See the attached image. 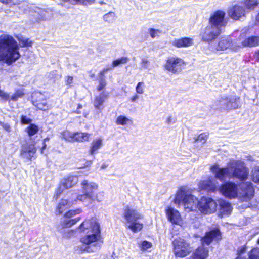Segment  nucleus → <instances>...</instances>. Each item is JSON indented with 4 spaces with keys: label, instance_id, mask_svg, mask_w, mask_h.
<instances>
[{
    "label": "nucleus",
    "instance_id": "f257e3e1",
    "mask_svg": "<svg viewBox=\"0 0 259 259\" xmlns=\"http://www.w3.org/2000/svg\"><path fill=\"white\" fill-rule=\"evenodd\" d=\"M210 170L214 177H210L200 181L198 184L200 190L214 192L218 191L219 187L216 179L224 181L227 178H236L242 181L247 179L249 174L248 169L244 162L234 159L228 162L226 167L221 168L219 165L214 164L211 166Z\"/></svg>",
    "mask_w": 259,
    "mask_h": 259
},
{
    "label": "nucleus",
    "instance_id": "f03ea898",
    "mask_svg": "<svg viewBox=\"0 0 259 259\" xmlns=\"http://www.w3.org/2000/svg\"><path fill=\"white\" fill-rule=\"evenodd\" d=\"M174 202L178 206L182 204L186 211H195L198 208L201 213L206 214L214 212L218 205L215 200L210 197H202L198 201L187 186H182L178 189Z\"/></svg>",
    "mask_w": 259,
    "mask_h": 259
},
{
    "label": "nucleus",
    "instance_id": "7ed1b4c3",
    "mask_svg": "<svg viewBox=\"0 0 259 259\" xmlns=\"http://www.w3.org/2000/svg\"><path fill=\"white\" fill-rule=\"evenodd\" d=\"M80 232H85V235L80 239L83 244L82 250L87 252H94L101 246L100 225L96 218L85 220L80 225Z\"/></svg>",
    "mask_w": 259,
    "mask_h": 259
},
{
    "label": "nucleus",
    "instance_id": "20e7f679",
    "mask_svg": "<svg viewBox=\"0 0 259 259\" xmlns=\"http://www.w3.org/2000/svg\"><path fill=\"white\" fill-rule=\"evenodd\" d=\"M218 191L226 198H238L242 201H249L254 195V189L250 182L241 183L238 187L235 183L226 182L219 187Z\"/></svg>",
    "mask_w": 259,
    "mask_h": 259
},
{
    "label": "nucleus",
    "instance_id": "39448f33",
    "mask_svg": "<svg viewBox=\"0 0 259 259\" xmlns=\"http://www.w3.org/2000/svg\"><path fill=\"white\" fill-rule=\"evenodd\" d=\"M19 46L15 39L10 35L0 36V61L11 65L20 57Z\"/></svg>",
    "mask_w": 259,
    "mask_h": 259
},
{
    "label": "nucleus",
    "instance_id": "423d86ee",
    "mask_svg": "<svg viewBox=\"0 0 259 259\" xmlns=\"http://www.w3.org/2000/svg\"><path fill=\"white\" fill-rule=\"evenodd\" d=\"M80 187L83 193L77 195L74 201H79L91 204L95 201L100 202L104 200V192L100 191L95 193L99 187L96 183L84 180L81 182Z\"/></svg>",
    "mask_w": 259,
    "mask_h": 259
},
{
    "label": "nucleus",
    "instance_id": "0eeeda50",
    "mask_svg": "<svg viewBox=\"0 0 259 259\" xmlns=\"http://www.w3.org/2000/svg\"><path fill=\"white\" fill-rule=\"evenodd\" d=\"M122 217L124 219V223L125 227L134 233L141 231L143 225L139 220L143 218L142 215L134 208L127 206L123 211Z\"/></svg>",
    "mask_w": 259,
    "mask_h": 259
},
{
    "label": "nucleus",
    "instance_id": "6e6552de",
    "mask_svg": "<svg viewBox=\"0 0 259 259\" xmlns=\"http://www.w3.org/2000/svg\"><path fill=\"white\" fill-rule=\"evenodd\" d=\"M221 239L219 230H212L206 233L205 236L201 239L202 246L198 247L193 253L192 259H205L208 256V250L204 248V245H208L213 240Z\"/></svg>",
    "mask_w": 259,
    "mask_h": 259
},
{
    "label": "nucleus",
    "instance_id": "1a4fd4ad",
    "mask_svg": "<svg viewBox=\"0 0 259 259\" xmlns=\"http://www.w3.org/2000/svg\"><path fill=\"white\" fill-rule=\"evenodd\" d=\"M172 244L174 252L176 257H184L192 251L190 244L183 239H176L173 241Z\"/></svg>",
    "mask_w": 259,
    "mask_h": 259
},
{
    "label": "nucleus",
    "instance_id": "9d476101",
    "mask_svg": "<svg viewBox=\"0 0 259 259\" xmlns=\"http://www.w3.org/2000/svg\"><path fill=\"white\" fill-rule=\"evenodd\" d=\"M186 65V63L183 59L178 57L174 56L168 58L164 68L172 73L178 74L182 71Z\"/></svg>",
    "mask_w": 259,
    "mask_h": 259
},
{
    "label": "nucleus",
    "instance_id": "9b49d317",
    "mask_svg": "<svg viewBox=\"0 0 259 259\" xmlns=\"http://www.w3.org/2000/svg\"><path fill=\"white\" fill-rule=\"evenodd\" d=\"M221 33V29L209 24L203 29L201 35L203 41L210 42L215 39Z\"/></svg>",
    "mask_w": 259,
    "mask_h": 259
},
{
    "label": "nucleus",
    "instance_id": "f8f14e48",
    "mask_svg": "<svg viewBox=\"0 0 259 259\" xmlns=\"http://www.w3.org/2000/svg\"><path fill=\"white\" fill-rule=\"evenodd\" d=\"M165 212L168 221L172 224L182 226L183 220L178 210L171 206H167L165 209Z\"/></svg>",
    "mask_w": 259,
    "mask_h": 259
},
{
    "label": "nucleus",
    "instance_id": "ddd939ff",
    "mask_svg": "<svg viewBox=\"0 0 259 259\" xmlns=\"http://www.w3.org/2000/svg\"><path fill=\"white\" fill-rule=\"evenodd\" d=\"M225 12L222 10H218L211 14L209 19V24L219 28L225 26L227 21L225 19Z\"/></svg>",
    "mask_w": 259,
    "mask_h": 259
},
{
    "label": "nucleus",
    "instance_id": "4468645a",
    "mask_svg": "<svg viewBox=\"0 0 259 259\" xmlns=\"http://www.w3.org/2000/svg\"><path fill=\"white\" fill-rule=\"evenodd\" d=\"M236 255L235 259H259V249L253 248L247 253L246 246H241L237 249Z\"/></svg>",
    "mask_w": 259,
    "mask_h": 259
},
{
    "label": "nucleus",
    "instance_id": "2eb2a0df",
    "mask_svg": "<svg viewBox=\"0 0 259 259\" xmlns=\"http://www.w3.org/2000/svg\"><path fill=\"white\" fill-rule=\"evenodd\" d=\"M81 211L80 209L69 210L64 216L63 225L66 227H70L75 224L79 221L80 218L77 217L74 219L73 218L76 215L80 214Z\"/></svg>",
    "mask_w": 259,
    "mask_h": 259
},
{
    "label": "nucleus",
    "instance_id": "dca6fc26",
    "mask_svg": "<svg viewBox=\"0 0 259 259\" xmlns=\"http://www.w3.org/2000/svg\"><path fill=\"white\" fill-rule=\"evenodd\" d=\"M32 102L33 105L38 109L46 110L49 108L44 95L40 92H34L32 94Z\"/></svg>",
    "mask_w": 259,
    "mask_h": 259
},
{
    "label": "nucleus",
    "instance_id": "f3484780",
    "mask_svg": "<svg viewBox=\"0 0 259 259\" xmlns=\"http://www.w3.org/2000/svg\"><path fill=\"white\" fill-rule=\"evenodd\" d=\"M229 17L235 20H238L245 17L246 10L244 6L240 5H235L230 7L228 10Z\"/></svg>",
    "mask_w": 259,
    "mask_h": 259
},
{
    "label": "nucleus",
    "instance_id": "a211bd4d",
    "mask_svg": "<svg viewBox=\"0 0 259 259\" xmlns=\"http://www.w3.org/2000/svg\"><path fill=\"white\" fill-rule=\"evenodd\" d=\"M36 151V149L34 146V144H26L22 147L21 150V156L23 158L31 160L32 158L34 157Z\"/></svg>",
    "mask_w": 259,
    "mask_h": 259
},
{
    "label": "nucleus",
    "instance_id": "6ab92c4d",
    "mask_svg": "<svg viewBox=\"0 0 259 259\" xmlns=\"http://www.w3.org/2000/svg\"><path fill=\"white\" fill-rule=\"evenodd\" d=\"M171 45L176 48H188L194 45L193 38L184 37L174 39L171 42Z\"/></svg>",
    "mask_w": 259,
    "mask_h": 259
},
{
    "label": "nucleus",
    "instance_id": "aec40b11",
    "mask_svg": "<svg viewBox=\"0 0 259 259\" xmlns=\"http://www.w3.org/2000/svg\"><path fill=\"white\" fill-rule=\"evenodd\" d=\"M77 177L74 176H69L67 178L64 179L57 193L60 194L65 188L68 189L71 188L77 183Z\"/></svg>",
    "mask_w": 259,
    "mask_h": 259
},
{
    "label": "nucleus",
    "instance_id": "412c9836",
    "mask_svg": "<svg viewBox=\"0 0 259 259\" xmlns=\"http://www.w3.org/2000/svg\"><path fill=\"white\" fill-rule=\"evenodd\" d=\"M76 202V201H74V200L73 201H68L65 199L61 200L56 207V213L58 214H61L66 209L72 206V205L74 204Z\"/></svg>",
    "mask_w": 259,
    "mask_h": 259
},
{
    "label": "nucleus",
    "instance_id": "4be33fe9",
    "mask_svg": "<svg viewBox=\"0 0 259 259\" xmlns=\"http://www.w3.org/2000/svg\"><path fill=\"white\" fill-rule=\"evenodd\" d=\"M218 205L222 215H229L231 213L232 208L228 202L223 199H220L218 200Z\"/></svg>",
    "mask_w": 259,
    "mask_h": 259
},
{
    "label": "nucleus",
    "instance_id": "5701e85b",
    "mask_svg": "<svg viewBox=\"0 0 259 259\" xmlns=\"http://www.w3.org/2000/svg\"><path fill=\"white\" fill-rule=\"evenodd\" d=\"M232 42L229 37H223L220 39L215 47L217 51H224L231 47Z\"/></svg>",
    "mask_w": 259,
    "mask_h": 259
},
{
    "label": "nucleus",
    "instance_id": "b1692460",
    "mask_svg": "<svg viewBox=\"0 0 259 259\" xmlns=\"http://www.w3.org/2000/svg\"><path fill=\"white\" fill-rule=\"evenodd\" d=\"M259 45V36H251L245 38L241 42L243 47H253Z\"/></svg>",
    "mask_w": 259,
    "mask_h": 259
},
{
    "label": "nucleus",
    "instance_id": "393cba45",
    "mask_svg": "<svg viewBox=\"0 0 259 259\" xmlns=\"http://www.w3.org/2000/svg\"><path fill=\"white\" fill-rule=\"evenodd\" d=\"M229 99V97L228 96H224L221 97L214 102L213 106L218 109L226 110L227 104Z\"/></svg>",
    "mask_w": 259,
    "mask_h": 259
},
{
    "label": "nucleus",
    "instance_id": "a878e982",
    "mask_svg": "<svg viewBox=\"0 0 259 259\" xmlns=\"http://www.w3.org/2000/svg\"><path fill=\"white\" fill-rule=\"evenodd\" d=\"M91 134L88 133L78 132L74 133V142H85L89 141Z\"/></svg>",
    "mask_w": 259,
    "mask_h": 259
},
{
    "label": "nucleus",
    "instance_id": "bb28decb",
    "mask_svg": "<svg viewBox=\"0 0 259 259\" xmlns=\"http://www.w3.org/2000/svg\"><path fill=\"white\" fill-rule=\"evenodd\" d=\"M103 146V139L101 138H97L95 139L91 144L90 153L94 154Z\"/></svg>",
    "mask_w": 259,
    "mask_h": 259
},
{
    "label": "nucleus",
    "instance_id": "cd10ccee",
    "mask_svg": "<svg viewBox=\"0 0 259 259\" xmlns=\"http://www.w3.org/2000/svg\"><path fill=\"white\" fill-rule=\"evenodd\" d=\"M239 98L236 96H230L227 102L226 110H232L239 106Z\"/></svg>",
    "mask_w": 259,
    "mask_h": 259
},
{
    "label": "nucleus",
    "instance_id": "c85d7f7f",
    "mask_svg": "<svg viewBox=\"0 0 259 259\" xmlns=\"http://www.w3.org/2000/svg\"><path fill=\"white\" fill-rule=\"evenodd\" d=\"M108 97V95L105 94L104 93H102L99 95L95 97L94 105L96 108L102 109L101 106H102L104 101Z\"/></svg>",
    "mask_w": 259,
    "mask_h": 259
},
{
    "label": "nucleus",
    "instance_id": "c756f323",
    "mask_svg": "<svg viewBox=\"0 0 259 259\" xmlns=\"http://www.w3.org/2000/svg\"><path fill=\"white\" fill-rule=\"evenodd\" d=\"M115 123L117 125L124 126L132 124L133 121L131 119L125 116L120 115L116 118Z\"/></svg>",
    "mask_w": 259,
    "mask_h": 259
},
{
    "label": "nucleus",
    "instance_id": "7c9ffc66",
    "mask_svg": "<svg viewBox=\"0 0 259 259\" xmlns=\"http://www.w3.org/2000/svg\"><path fill=\"white\" fill-rule=\"evenodd\" d=\"M129 58L126 57H122L117 58L112 61L111 65L112 67L114 68L119 66L125 64L129 61Z\"/></svg>",
    "mask_w": 259,
    "mask_h": 259
},
{
    "label": "nucleus",
    "instance_id": "2f4dec72",
    "mask_svg": "<svg viewBox=\"0 0 259 259\" xmlns=\"http://www.w3.org/2000/svg\"><path fill=\"white\" fill-rule=\"evenodd\" d=\"M61 138L66 141L74 142V133H71L68 131H64L61 133Z\"/></svg>",
    "mask_w": 259,
    "mask_h": 259
},
{
    "label": "nucleus",
    "instance_id": "473e14b6",
    "mask_svg": "<svg viewBox=\"0 0 259 259\" xmlns=\"http://www.w3.org/2000/svg\"><path fill=\"white\" fill-rule=\"evenodd\" d=\"M259 0H244V4L247 10H252L258 5Z\"/></svg>",
    "mask_w": 259,
    "mask_h": 259
},
{
    "label": "nucleus",
    "instance_id": "72a5a7b5",
    "mask_svg": "<svg viewBox=\"0 0 259 259\" xmlns=\"http://www.w3.org/2000/svg\"><path fill=\"white\" fill-rule=\"evenodd\" d=\"M26 132L28 134L29 137H32L38 131V127L34 124H30L26 129Z\"/></svg>",
    "mask_w": 259,
    "mask_h": 259
},
{
    "label": "nucleus",
    "instance_id": "f704fd0d",
    "mask_svg": "<svg viewBox=\"0 0 259 259\" xmlns=\"http://www.w3.org/2000/svg\"><path fill=\"white\" fill-rule=\"evenodd\" d=\"M65 2H69L72 5L82 4L84 5L93 4L95 0H64Z\"/></svg>",
    "mask_w": 259,
    "mask_h": 259
},
{
    "label": "nucleus",
    "instance_id": "c9c22d12",
    "mask_svg": "<svg viewBox=\"0 0 259 259\" xmlns=\"http://www.w3.org/2000/svg\"><path fill=\"white\" fill-rule=\"evenodd\" d=\"M251 172L253 181L259 184V166H254L252 168Z\"/></svg>",
    "mask_w": 259,
    "mask_h": 259
},
{
    "label": "nucleus",
    "instance_id": "e433bc0d",
    "mask_svg": "<svg viewBox=\"0 0 259 259\" xmlns=\"http://www.w3.org/2000/svg\"><path fill=\"white\" fill-rule=\"evenodd\" d=\"M139 247L141 250L145 251L152 247V244L147 241H143L139 243Z\"/></svg>",
    "mask_w": 259,
    "mask_h": 259
},
{
    "label": "nucleus",
    "instance_id": "4c0bfd02",
    "mask_svg": "<svg viewBox=\"0 0 259 259\" xmlns=\"http://www.w3.org/2000/svg\"><path fill=\"white\" fill-rule=\"evenodd\" d=\"M17 38L19 42V45L21 47H24L30 46L31 42L29 41V39L23 37L22 36H17Z\"/></svg>",
    "mask_w": 259,
    "mask_h": 259
},
{
    "label": "nucleus",
    "instance_id": "58836bf2",
    "mask_svg": "<svg viewBox=\"0 0 259 259\" xmlns=\"http://www.w3.org/2000/svg\"><path fill=\"white\" fill-rule=\"evenodd\" d=\"M24 94L23 89L18 90L16 91L15 93L11 97V99L13 101H16L19 98L23 97Z\"/></svg>",
    "mask_w": 259,
    "mask_h": 259
},
{
    "label": "nucleus",
    "instance_id": "ea45409f",
    "mask_svg": "<svg viewBox=\"0 0 259 259\" xmlns=\"http://www.w3.org/2000/svg\"><path fill=\"white\" fill-rule=\"evenodd\" d=\"M103 18L105 21L108 22H112L115 20L116 18V14L114 12H110L104 15Z\"/></svg>",
    "mask_w": 259,
    "mask_h": 259
},
{
    "label": "nucleus",
    "instance_id": "a19ab883",
    "mask_svg": "<svg viewBox=\"0 0 259 259\" xmlns=\"http://www.w3.org/2000/svg\"><path fill=\"white\" fill-rule=\"evenodd\" d=\"M208 137V135L207 133H202L196 139L195 141L204 144L206 142Z\"/></svg>",
    "mask_w": 259,
    "mask_h": 259
},
{
    "label": "nucleus",
    "instance_id": "79ce46f5",
    "mask_svg": "<svg viewBox=\"0 0 259 259\" xmlns=\"http://www.w3.org/2000/svg\"><path fill=\"white\" fill-rule=\"evenodd\" d=\"M148 33L152 38H154L159 36L161 33V31L159 29L150 28L148 29Z\"/></svg>",
    "mask_w": 259,
    "mask_h": 259
},
{
    "label": "nucleus",
    "instance_id": "37998d69",
    "mask_svg": "<svg viewBox=\"0 0 259 259\" xmlns=\"http://www.w3.org/2000/svg\"><path fill=\"white\" fill-rule=\"evenodd\" d=\"M144 83L143 82H139L138 83L136 91L137 93L142 94L144 93Z\"/></svg>",
    "mask_w": 259,
    "mask_h": 259
},
{
    "label": "nucleus",
    "instance_id": "c03bdc74",
    "mask_svg": "<svg viewBox=\"0 0 259 259\" xmlns=\"http://www.w3.org/2000/svg\"><path fill=\"white\" fill-rule=\"evenodd\" d=\"M0 97L5 101L9 100L10 97L8 94L0 90Z\"/></svg>",
    "mask_w": 259,
    "mask_h": 259
},
{
    "label": "nucleus",
    "instance_id": "a18cd8bd",
    "mask_svg": "<svg viewBox=\"0 0 259 259\" xmlns=\"http://www.w3.org/2000/svg\"><path fill=\"white\" fill-rule=\"evenodd\" d=\"M106 82L104 79H101L100 81L99 84L97 87V90L98 91H102L106 86Z\"/></svg>",
    "mask_w": 259,
    "mask_h": 259
},
{
    "label": "nucleus",
    "instance_id": "49530a36",
    "mask_svg": "<svg viewBox=\"0 0 259 259\" xmlns=\"http://www.w3.org/2000/svg\"><path fill=\"white\" fill-rule=\"evenodd\" d=\"M149 64V62L147 59L144 58L142 60L141 62V67L144 69L148 68Z\"/></svg>",
    "mask_w": 259,
    "mask_h": 259
},
{
    "label": "nucleus",
    "instance_id": "de8ad7c7",
    "mask_svg": "<svg viewBox=\"0 0 259 259\" xmlns=\"http://www.w3.org/2000/svg\"><path fill=\"white\" fill-rule=\"evenodd\" d=\"M21 122L22 124H29L31 122V119L26 116H22Z\"/></svg>",
    "mask_w": 259,
    "mask_h": 259
},
{
    "label": "nucleus",
    "instance_id": "09e8293b",
    "mask_svg": "<svg viewBox=\"0 0 259 259\" xmlns=\"http://www.w3.org/2000/svg\"><path fill=\"white\" fill-rule=\"evenodd\" d=\"M113 68L112 67V65L110 67L105 68L100 71V74L101 76H103L106 72L110 70H112Z\"/></svg>",
    "mask_w": 259,
    "mask_h": 259
},
{
    "label": "nucleus",
    "instance_id": "8fccbe9b",
    "mask_svg": "<svg viewBox=\"0 0 259 259\" xmlns=\"http://www.w3.org/2000/svg\"><path fill=\"white\" fill-rule=\"evenodd\" d=\"M166 122L168 124H170L171 123H175L176 122V120L171 116H169L166 118Z\"/></svg>",
    "mask_w": 259,
    "mask_h": 259
},
{
    "label": "nucleus",
    "instance_id": "3c124183",
    "mask_svg": "<svg viewBox=\"0 0 259 259\" xmlns=\"http://www.w3.org/2000/svg\"><path fill=\"white\" fill-rule=\"evenodd\" d=\"M73 78L72 76H68L66 79V83L67 85H70L73 83Z\"/></svg>",
    "mask_w": 259,
    "mask_h": 259
},
{
    "label": "nucleus",
    "instance_id": "603ef678",
    "mask_svg": "<svg viewBox=\"0 0 259 259\" xmlns=\"http://www.w3.org/2000/svg\"><path fill=\"white\" fill-rule=\"evenodd\" d=\"M10 3H8V5L10 6L14 5H18L20 4V1L19 0H10Z\"/></svg>",
    "mask_w": 259,
    "mask_h": 259
},
{
    "label": "nucleus",
    "instance_id": "864d4df0",
    "mask_svg": "<svg viewBox=\"0 0 259 259\" xmlns=\"http://www.w3.org/2000/svg\"><path fill=\"white\" fill-rule=\"evenodd\" d=\"M74 234V232L72 230H70L67 234H64L65 237H70Z\"/></svg>",
    "mask_w": 259,
    "mask_h": 259
},
{
    "label": "nucleus",
    "instance_id": "5fc2aeb1",
    "mask_svg": "<svg viewBox=\"0 0 259 259\" xmlns=\"http://www.w3.org/2000/svg\"><path fill=\"white\" fill-rule=\"evenodd\" d=\"M3 128L7 131L9 132L10 131V126L8 124H5L3 125Z\"/></svg>",
    "mask_w": 259,
    "mask_h": 259
},
{
    "label": "nucleus",
    "instance_id": "6e6d98bb",
    "mask_svg": "<svg viewBox=\"0 0 259 259\" xmlns=\"http://www.w3.org/2000/svg\"><path fill=\"white\" fill-rule=\"evenodd\" d=\"M139 98V96L137 95H135L133 96L131 98V101L132 102H135L136 100Z\"/></svg>",
    "mask_w": 259,
    "mask_h": 259
},
{
    "label": "nucleus",
    "instance_id": "4d7b16f0",
    "mask_svg": "<svg viewBox=\"0 0 259 259\" xmlns=\"http://www.w3.org/2000/svg\"><path fill=\"white\" fill-rule=\"evenodd\" d=\"M10 0H0V1L5 4H8V3H10Z\"/></svg>",
    "mask_w": 259,
    "mask_h": 259
},
{
    "label": "nucleus",
    "instance_id": "13d9d810",
    "mask_svg": "<svg viewBox=\"0 0 259 259\" xmlns=\"http://www.w3.org/2000/svg\"><path fill=\"white\" fill-rule=\"evenodd\" d=\"M256 23L257 25H259V13L256 17Z\"/></svg>",
    "mask_w": 259,
    "mask_h": 259
},
{
    "label": "nucleus",
    "instance_id": "bf43d9fd",
    "mask_svg": "<svg viewBox=\"0 0 259 259\" xmlns=\"http://www.w3.org/2000/svg\"><path fill=\"white\" fill-rule=\"evenodd\" d=\"M47 140H48V139H45L44 140V147H43V148H42V150H41V152H42V150H43L44 149H45V147H46V144H45V142H46V141H47Z\"/></svg>",
    "mask_w": 259,
    "mask_h": 259
},
{
    "label": "nucleus",
    "instance_id": "052dcab7",
    "mask_svg": "<svg viewBox=\"0 0 259 259\" xmlns=\"http://www.w3.org/2000/svg\"><path fill=\"white\" fill-rule=\"evenodd\" d=\"M244 34H241L240 35V37H239V39H240V40H241V39H242V38H243V37H244Z\"/></svg>",
    "mask_w": 259,
    "mask_h": 259
},
{
    "label": "nucleus",
    "instance_id": "680f3d73",
    "mask_svg": "<svg viewBox=\"0 0 259 259\" xmlns=\"http://www.w3.org/2000/svg\"><path fill=\"white\" fill-rule=\"evenodd\" d=\"M100 3L101 4H105V3L103 2V1H101V2H100Z\"/></svg>",
    "mask_w": 259,
    "mask_h": 259
},
{
    "label": "nucleus",
    "instance_id": "e2e57ef3",
    "mask_svg": "<svg viewBox=\"0 0 259 259\" xmlns=\"http://www.w3.org/2000/svg\"><path fill=\"white\" fill-rule=\"evenodd\" d=\"M258 243H259V239H258Z\"/></svg>",
    "mask_w": 259,
    "mask_h": 259
}]
</instances>
